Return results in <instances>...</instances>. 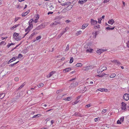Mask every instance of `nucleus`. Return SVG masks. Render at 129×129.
<instances>
[{
	"label": "nucleus",
	"instance_id": "412c9836",
	"mask_svg": "<svg viewBox=\"0 0 129 129\" xmlns=\"http://www.w3.org/2000/svg\"><path fill=\"white\" fill-rule=\"evenodd\" d=\"M43 25L42 24L40 25L37 27V28L36 29V30H40L43 27Z\"/></svg>",
	"mask_w": 129,
	"mask_h": 129
},
{
	"label": "nucleus",
	"instance_id": "20e7f679",
	"mask_svg": "<svg viewBox=\"0 0 129 129\" xmlns=\"http://www.w3.org/2000/svg\"><path fill=\"white\" fill-rule=\"evenodd\" d=\"M90 20H91L90 21L91 24L92 25H95L98 22L96 20H94L92 19H91Z\"/></svg>",
	"mask_w": 129,
	"mask_h": 129
},
{
	"label": "nucleus",
	"instance_id": "dca6fc26",
	"mask_svg": "<svg viewBox=\"0 0 129 129\" xmlns=\"http://www.w3.org/2000/svg\"><path fill=\"white\" fill-rule=\"evenodd\" d=\"M88 24L87 23H85L83 24L82 26L81 29H84L88 26Z\"/></svg>",
	"mask_w": 129,
	"mask_h": 129
},
{
	"label": "nucleus",
	"instance_id": "b1692460",
	"mask_svg": "<svg viewBox=\"0 0 129 129\" xmlns=\"http://www.w3.org/2000/svg\"><path fill=\"white\" fill-rule=\"evenodd\" d=\"M42 116V114H38L35 115L32 117L33 118H35L36 117H39Z\"/></svg>",
	"mask_w": 129,
	"mask_h": 129
},
{
	"label": "nucleus",
	"instance_id": "f257e3e1",
	"mask_svg": "<svg viewBox=\"0 0 129 129\" xmlns=\"http://www.w3.org/2000/svg\"><path fill=\"white\" fill-rule=\"evenodd\" d=\"M62 18V17L60 16H59L57 17H56L55 19V22H54L53 23H52L50 24V26L51 27H53L54 25H57V24H59L60 23V20Z\"/></svg>",
	"mask_w": 129,
	"mask_h": 129
},
{
	"label": "nucleus",
	"instance_id": "69168bd1",
	"mask_svg": "<svg viewBox=\"0 0 129 129\" xmlns=\"http://www.w3.org/2000/svg\"><path fill=\"white\" fill-rule=\"evenodd\" d=\"M78 84V83L77 82H76L74 83L75 86H77V85Z\"/></svg>",
	"mask_w": 129,
	"mask_h": 129
},
{
	"label": "nucleus",
	"instance_id": "0eeeda50",
	"mask_svg": "<svg viewBox=\"0 0 129 129\" xmlns=\"http://www.w3.org/2000/svg\"><path fill=\"white\" fill-rule=\"evenodd\" d=\"M72 7L73 6L72 5H69L66 8L64 9L63 11L65 12L69 11L72 9Z\"/></svg>",
	"mask_w": 129,
	"mask_h": 129
},
{
	"label": "nucleus",
	"instance_id": "aec40b11",
	"mask_svg": "<svg viewBox=\"0 0 129 129\" xmlns=\"http://www.w3.org/2000/svg\"><path fill=\"white\" fill-rule=\"evenodd\" d=\"M87 1V0H84L83 1H78V3L81 5H83L84 3H85Z\"/></svg>",
	"mask_w": 129,
	"mask_h": 129
},
{
	"label": "nucleus",
	"instance_id": "4be33fe9",
	"mask_svg": "<svg viewBox=\"0 0 129 129\" xmlns=\"http://www.w3.org/2000/svg\"><path fill=\"white\" fill-rule=\"evenodd\" d=\"M74 115L77 117H82V115L80 113H75L74 114Z\"/></svg>",
	"mask_w": 129,
	"mask_h": 129
},
{
	"label": "nucleus",
	"instance_id": "2f4dec72",
	"mask_svg": "<svg viewBox=\"0 0 129 129\" xmlns=\"http://www.w3.org/2000/svg\"><path fill=\"white\" fill-rule=\"evenodd\" d=\"M18 62H19V61H17L16 62H15L13 64H11L9 65V66L11 67H13L14 66L17 64Z\"/></svg>",
	"mask_w": 129,
	"mask_h": 129
},
{
	"label": "nucleus",
	"instance_id": "c9c22d12",
	"mask_svg": "<svg viewBox=\"0 0 129 129\" xmlns=\"http://www.w3.org/2000/svg\"><path fill=\"white\" fill-rule=\"evenodd\" d=\"M69 45L68 44L67 45L66 48L65 49L66 51H67L69 50Z\"/></svg>",
	"mask_w": 129,
	"mask_h": 129
},
{
	"label": "nucleus",
	"instance_id": "ea45409f",
	"mask_svg": "<svg viewBox=\"0 0 129 129\" xmlns=\"http://www.w3.org/2000/svg\"><path fill=\"white\" fill-rule=\"evenodd\" d=\"M73 57H72L70 59L69 63H71L73 62Z\"/></svg>",
	"mask_w": 129,
	"mask_h": 129
},
{
	"label": "nucleus",
	"instance_id": "9b49d317",
	"mask_svg": "<svg viewBox=\"0 0 129 129\" xmlns=\"http://www.w3.org/2000/svg\"><path fill=\"white\" fill-rule=\"evenodd\" d=\"M17 59L16 57H13L10 60H9L8 61V64H9L10 63L14 61H15L16 59Z\"/></svg>",
	"mask_w": 129,
	"mask_h": 129
},
{
	"label": "nucleus",
	"instance_id": "7c9ffc66",
	"mask_svg": "<svg viewBox=\"0 0 129 129\" xmlns=\"http://www.w3.org/2000/svg\"><path fill=\"white\" fill-rule=\"evenodd\" d=\"M25 82H24L17 89L18 90H19L21 88L25 85Z\"/></svg>",
	"mask_w": 129,
	"mask_h": 129
},
{
	"label": "nucleus",
	"instance_id": "c03bdc74",
	"mask_svg": "<svg viewBox=\"0 0 129 129\" xmlns=\"http://www.w3.org/2000/svg\"><path fill=\"white\" fill-rule=\"evenodd\" d=\"M41 38H42V37L41 36H39L36 38V40H38L39 39H41Z\"/></svg>",
	"mask_w": 129,
	"mask_h": 129
},
{
	"label": "nucleus",
	"instance_id": "13d9d810",
	"mask_svg": "<svg viewBox=\"0 0 129 129\" xmlns=\"http://www.w3.org/2000/svg\"><path fill=\"white\" fill-rule=\"evenodd\" d=\"M104 75H97V76H99V77H102L104 76Z\"/></svg>",
	"mask_w": 129,
	"mask_h": 129
},
{
	"label": "nucleus",
	"instance_id": "9d476101",
	"mask_svg": "<svg viewBox=\"0 0 129 129\" xmlns=\"http://www.w3.org/2000/svg\"><path fill=\"white\" fill-rule=\"evenodd\" d=\"M122 107L121 108V109L123 110H125L126 109V105L125 103L122 102L121 103Z\"/></svg>",
	"mask_w": 129,
	"mask_h": 129
},
{
	"label": "nucleus",
	"instance_id": "8fccbe9b",
	"mask_svg": "<svg viewBox=\"0 0 129 129\" xmlns=\"http://www.w3.org/2000/svg\"><path fill=\"white\" fill-rule=\"evenodd\" d=\"M38 19H37V18H36L34 20V22L35 23H36L37 22L38 20Z\"/></svg>",
	"mask_w": 129,
	"mask_h": 129
},
{
	"label": "nucleus",
	"instance_id": "7ed1b4c3",
	"mask_svg": "<svg viewBox=\"0 0 129 129\" xmlns=\"http://www.w3.org/2000/svg\"><path fill=\"white\" fill-rule=\"evenodd\" d=\"M28 27L25 29V31L27 32L28 31L29 32L33 28V24H29Z\"/></svg>",
	"mask_w": 129,
	"mask_h": 129
},
{
	"label": "nucleus",
	"instance_id": "ddd939ff",
	"mask_svg": "<svg viewBox=\"0 0 129 129\" xmlns=\"http://www.w3.org/2000/svg\"><path fill=\"white\" fill-rule=\"evenodd\" d=\"M115 21L114 19H111L108 21V23L111 25H112L114 23Z\"/></svg>",
	"mask_w": 129,
	"mask_h": 129
},
{
	"label": "nucleus",
	"instance_id": "58836bf2",
	"mask_svg": "<svg viewBox=\"0 0 129 129\" xmlns=\"http://www.w3.org/2000/svg\"><path fill=\"white\" fill-rule=\"evenodd\" d=\"M107 111V110L106 109H104L103 110H102V114H104Z\"/></svg>",
	"mask_w": 129,
	"mask_h": 129
},
{
	"label": "nucleus",
	"instance_id": "79ce46f5",
	"mask_svg": "<svg viewBox=\"0 0 129 129\" xmlns=\"http://www.w3.org/2000/svg\"><path fill=\"white\" fill-rule=\"evenodd\" d=\"M20 19V17H16L14 19V21H17L18 19Z\"/></svg>",
	"mask_w": 129,
	"mask_h": 129
},
{
	"label": "nucleus",
	"instance_id": "4d7b16f0",
	"mask_svg": "<svg viewBox=\"0 0 129 129\" xmlns=\"http://www.w3.org/2000/svg\"><path fill=\"white\" fill-rule=\"evenodd\" d=\"M98 118H95L94 119V120L96 122V121H97L98 120Z\"/></svg>",
	"mask_w": 129,
	"mask_h": 129
},
{
	"label": "nucleus",
	"instance_id": "a18cd8bd",
	"mask_svg": "<svg viewBox=\"0 0 129 129\" xmlns=\"http://www.w3.org/2000/svg\"><path fill=\"white\" fill-rule=\"evenodd\" d=\"M22 56H23L22 54H21L20 53H19L18 54V56L17 57V58H21V57H22Z\"/></svg>",
	"mask_w": 129,
	"mask_h": 129
},
{
	"label": "nucleus",
	"instance_id": "e433bc0d",
	"mask_svg": "<svg viewBox=\"0 0 129 129\" xmlns=\"http://www.w3.org/2000/svg\"><path fill=\"white\" fill-rule=\"evenodd\" d=\"M34 21V20L33 19H31L28 22L29 24H32V22H33Z\"/></svg>",
	"mask_w": 129,
	"mask_h": 129
},
{
	"label": "nucleus",
	"instance_id": "5701e85b",
	"mask_svg": "<svg viewBox=\"0 0 129 129\" xmlns=\"http://www.w3.org/2000/svg\"><path fill=\"white\" fill-rule=\"evenodd\" d=\"M82 33V31H77L75 35L76 36H78L80 35Z\"/></svg>",
	"mask_w": 129,
	"mask_h": 129
},
{
	"label": "nucleus",
	"instance_id": "39448f33",
	"mask_svg": "<svg viewBox=\"0 0 129 129\" xmlns=\"http://www.w3.org/2000/svg\"><path fill=\"white\" fill-rule=\"evenodd\" d=\"M89 46V45H86L85 46V48H87V49L86 50V52L87 53H91L92 52L93 49L92 48H89L88 47H86V46Z\"/></svg>",
	"mask_w": 129,
	"mask_h": 129
},
{
	"label": "nucleus",
	"instance_id": "c85d7f7f",
	"mask_svg": "<svg viewBox=\"0 0 129 129\" xmlns=\"http://www.w3.org/2000/svg\"><path fill=\"white\" fill-rule=\"evenodd\" d=\"M44 86V84L42 83H40L37 85V86L39 88L43 87Z\"/></svg>",
	"mask_w": 129,
	"mask_h": 129
},
{
	"label": "nucleus",
	"instance_id": "1a4fd4ad",
	"mask_svg": "<svg viewBox=\"0 0 129 129\" xmlns=\"http://www.w3.org/2000/svg\"><path fill=\"white\" fill-rule=\"evenodd\" d=\"M56 73V72L55 71H52L51 72H50L49 74L47 75L46 77L48 78H50L51 77L53 74Z\"/></svg>",
	"mask_w": 129,
	"mask_h": 129
},
{
	"label": "nucleus",
	"instance_id": "6ab92c4d",
	"mask_svg": "<svg viewBox=\"0 0 129 129\" xmlns=\"http://www.w3.org/2000/svg\"><path fill=\"white\" fill-rule=\"evenodd\" d=\"M29 12V10H28L26 12L23 13L22 14V17H24L27 15Z\"/></svg>",
	"mask_w": 129,
	"mask_h": 129
},
{
	"label": "nucleus",
	"instance_id": "f704fd0d",
	"mask_svg": "<svg viewBox=\"0 0 129 129\" xmlns=\"http://www.w3.org/2000/svg\"><path fill=\"white\" fill-rule=\"evenodd\" d=\"M98 23L100 24L101 23V21L102 20V19L101 18H98Z\"/></svg>",
	"mask_w": 129,
	"mask_h": 129
},
{
	"label": "nucleus",
	"instance_id": "de8ad7c7",
	"mask_svg": "<svg viewBox=\"0 0 129 129\" xmlns=\"http://www.w3.org/2000/svg\"><path fill=\"white\" fill-rule=\"evenodd\" d=\"M91 106V105L90 104H89L87 105L86 106H85V107L87 108H88L90 107Z\"/></svg>",
	"mask_w": 129,
	"mask_h": 129
},
{
	"label": "nucleus",
	"instance_id": "0e129e2a",
	"mask_svg": "<svg viewBox=\"0 0 129 129\" xmlns=\"http://www.w3.org/2000/svg\"><path fill=\"white\" fill-rule=\"evenodd\" d=\"M122 3L123 4L124 6H125V3L124 1H122Z\"/></svg>",
	"mask_w": 129,
	"mask_h": 129
},
{
	"label": "nucleus",
	"instance_id": "72a5a7b5",
	"mask_svg": "<svg viewBox=\"0 0 129 129\" xmlns=\"http://www.w3.org/2000/svg\"><path fill=\"white\" fill-rule=\"evenodd\" d=\"M14 80L16 82H18L19 80V78L18 77H16L14 78Z\"/></svg>",
	"mask_w": 129,
	"mask_h": 129
},
{
	"label": "nucleus",
	"instance_id": "2eb2a0df",
	"mask_svg": "<svg viewBox=\"0 0 129 129\" xmlns=\"http://www.w3.org/2000/svg\"><path fill=\"white\" fill-rule=\"evenodd\" d=\"M71 70V69L70 68H69L63 70V72L64 73L70 71Z\"/></svg>",
	"mask_w": 129,
	"mask_h": 129
},
{
	"label": "nucleus",
	"instance_id": "49530a36",
	"mask_svg": "<svg viewBox=\"0 0 129 129\" xmlns=\"http://www.w3.org/2000/svg\"><path fill=\"white\" fill-rule=\"evenodd\" d=\"M110 1V0H104L103 2V3H107L109 2Z\"/></svg>",
	"mask_w": 129,
	"mask_h": 129
},
{
	"label": "nucleus",
	"instance_id": "052dcab7",
	"mask_svg": "<svg viewBox=\"0 0 129 129\" xmlns=\"http://www.w3.org/2000/svg\"><path fill=\"white\" fill-rule=\"evenodd\" d=\"M79 102V101H76L74 102V104H76L77 103Z\"/></svg>",
	"mask_w": 129,
	"mask_h": 129
},
{
	"label": "nucleus",
	"instance_id": "f03ea898",
	"mask_svg": "<svg viewBox=\"0 0 129 129\" xmlns=\"http://www.w3.org/2000/svg\"><path fill=\"white\" fill-rule=\"evenodd\" d=\"M107 69L106 67V66L104 64L102 65L99 68V70L101 72H102L103 71L106 70Z\"/></svg>",
	"mask_w": 129,
	"mask_h": 129
},
{
	"label": "nucleus",
	"instance_id": "393cba45",
	"mask_svg": "<svg viewBox=\"0 0 129 129\" xmlns=\"http://www.w3.org/2000/svg\"><path fill=\"white\" fill-rule=\"evenodd\" d=\"M71 4V3L70 2H65L63 3L62 4V6H65L66 5H69Z\"/></svg>",
	"mask_w": 129,
	"mask_h": 129
},
{
	"label": "nucleus",
	"instance_id": "cd10ccee",
	"mask_svg": "<svg viewBox=\"0 0 129 129\" xmlns=\"http://www.w3.org/2000/svg\"><path fill=\"white\" fill-rule=\"evenodd\" d=\"M83 66V64L81 63H78L75 66L76 67H82Z\"/></svg>",
	"mask_w": 129,
	"mask_h": 129
},
{
	"label": "nucleus",
	"instance_id": "864d4df0",
	"mask_svg": "<svg viewBox=\"0 0 129 129\" xmlns=\"http://www.w3.org/2000/svg\"><path fill=\"white\" fill-rule=\"evenodd\" d=\"M0 43H1V45L2 44H6V43H5V42L4 41H2Z\"/></svg>",
	"mask_w": 129,
	"mask_h": 129
},
{
	"label": "nucleus",
	"instance_id": "4468645a",
	"mask_svg": "<svg viewBox=\"0 0 129 129\" xmlns=\"http://www.w3.org/2000/svg\"><path fill=\"white\" fill-rule=\"evenodd\" d=\"M111 61L112 62L115 63H116L118 65H120L121 64L120 62H119V60H116V59H114L113 60H111Z\"/></svg>",
	"mask_w": 129,
	"mask_h": 129
},
{
	"label": "nucleus",
	"instance_id": "6e6552de",
	"mask_svg": "<svg viewBox=\"0 0 129 129\" xmlns=\"http://www.w3.org/2000/svg\"><path fill=\"white\" fill-rule=\"evenodd\" d=\"M123 97L124 100L128 101L129 99V94L125 93L124 94Z\"/></svg>",
	"mask_w": 129,
	"mask_h": 129
},
{
	"label": "nucleus",
	"instance_id": "bb28decb",
	"mask_svg": "<svg viewBox=\"0 0 129 129\" xmlns=\"http://www.w3.org/2000/svg\"><path fill=\"white\" fill-rule=\"evenodd\" d=\"M116 74L115 73L111 74L110 77L111 78H113L115 77Z\"/></svg>",
	"mask_w": 129,
	"mask_h": 129
},
{
	"label": "nucleus",
	"instance_id": "37998d69",
	"mask_svg": "<svg viewBox=\"0 0 129 129\" xmlns=\"http://www.w3.org/2000/svg\"><path fill=\"white\" fill-rule=\"evenodd\" d=\"M103 88H100L98 89H97L96 91H97L98 90L100 91L101 92H103Z\"/></svg>",
	"mask_w": 129,
	"mask_h": 129
},
{
	"label": "nucleus",
	"instance_id": "6e6d98bb",
	"mask_svg": "<svg viewBox=\"0 0 129 129\" xmlns=\"http://www.w3.org/2000/svg\"><path fill=\"white\" fill-rule=\"evenodd\" d=\"M63 34V33H62V32H61V33H60V35L59 36H58V38H59Z\"/></svg>",
	"mask_w": 129,
	"mask_h": 129
},
{
	"label": "nucleus",
	"instance_id": "4c0bfd02",
	"mask_svg": "<svg viewBox=\"0 0 129 129\" xmlns=\"http://www.w3.org/2000/svg\"><path fill=\"white\" fill-rule=\"evenodd\" d=\"M64 100H66V101H70V97H68L67 98H65L63 99Z\"/></svg>",
	"mask_w": 129,
	"mask_h": 129
},
{
	"label": "nucleus",
	"instance_id": "f8f14e48",
	"mask_svg": "<svg viewBox=\"0 0 129 129\" xmlns=\"http://www.w3.org/2000/svg\"><path fill=\"white\" fill-rule=\"evenodd\" d=\"M19 35V34H18L16 33H14L13 36L15 40H19V39L18 37Z\"/></svg>",
	"mask_w": 129,
	"mask_h": 129
},
{
	"label": "nucleus",
	"instance_id": "a19ab883",
	"mask_svg": "<svg viewBox=\"0 0 129 129\" xmlns=\"http://www.w3.org/2000/svg\"><path fill=\"white\" fill-rule=\"evenodd\" d=\"M62 91V90L61 89H60L59 90H58L56 92V93L57 94H58L59 93H60Z\"/></svg>",
	"mask_w": 129,
	"mask_h": 129
},
{
	"label": "nucleus",
	"instance_id": "473e14b6",
	"mask_svg": "<svg viewBox=\"0 0 129 129\" xmlns=\"http://www.w3.org/2000/svg\"><path fill=\"white\" fill-rule=\"evenodd\" d=\"M115 27H114L112 28H110V27H108L106 28V29L108 30H113L114 29Z\"/></svg>",
	"mask_w": 129,
	"mask_h": 129
},
{
	"label": "nucleus",
	"instance_id": "338daca9",
	"mask_svg": "<svg viewBox=\"0 0 129 129\" xmlns=\"http://www.w3.org/2000/svg\"><path fill=\"white\" fill-rule=\"evenodd\" d=\"M11 46V45H10V44L9 43L7 45V46L8 47V48H9V47H10Z\"/></svg>",
	"mask_w": 129,
	"mask_h": 129
},
{
	"label": "nucleus",
	"instance_id": "c756f323",
	"mask_svg": "<svg viewBox=\"0 0 129 129\" xmlns=\"http://www.w3.org/2000/svg\"><path fill=\"white\" fill-rule=\"evenodd\" d=\"M5 96V94L3 93L2 94H0V98L2 99Z\"/></svg>",
	"mask_w": 129,
	"mask_h": 129
},
{
	"label": "nucleus",
	"instance_id": "680f3d73",
	"mask_svg": "<svg viewBox=\"0 0 129 129\" xmlns=\"http://www.w3.org/2000/svg\"><path fill=\"white\" fill-rule=\"evenodd\" d=\"M127 47H129V41H128L127 42Z\"/></svg>",
	"mask_w": 129,
	"mask_h": 129
},
{
	"label": "nucleus",
	"instance_id": "bf43d9fd",
	"mask_svg": "<svg viewBox=\"0 0 129 129\" xmlns=\"http://www.w3.org/2000/svg\"><path fill=\"white\" fill-rule=\"evenodd\" d=\"M100 53H102L105 50L103 49H100Z\"/></svg>",
	"mask_w": 129,
	"mask_h": 129
},
{
	"label": "nucleus",
	"instance_id": "774afa93",
	"mask_svg": "<svg viewBox=\"0 0 129 129\" xmlns=\"http://www.w3.org/2000/svg\"><path fill=\"white\" fill-rule=\"evenodd\" d=\"M81 97V95H80V96H78L77 97V100H78V99H80V98Z\"/></svg>",
	"mask_w": 129,
	"mask_h": 129
},
{
	"label": "nucleus",
	"instance_id": "423d86ee",
	"mask_svg": "<svg viewBox=\"0 0 129 129\" xmlns=\"http://www.w3.org/2000/svg\"><path fill=\"white\" fill-rule=\"evenodd\" d=\"M124 117H122L117 121V123L118 124H121L122 122H123L124 121Z\"/></svg>",
	"mask_w": 129,
	"mask_h": 129
},
{
	"label": "nucleus",
	"instance_id": "e2e57ef3",
	"mask_svg": "<svg viewBox=\"0 0 129 129\" xmlns=\"http://www.w3.org/2000/svg\"><path fill=\"white\" fill-rule=\"evenodd\" d=\"M53 12H49L48 13V14H53Z\"/></svg>",
	"mask_w": 129,
	"mask_h": 129
},
{
	"label": "nucleus",
	"instance_id": "a211bd4d",
	"mask_svg": "<svg viewBox=\"0 0 129 129\" xmlns=\"http://www.w3.org/2000/svg\"><path fill=\"white\" fill-rule=\"evenodd\" d=\"M20 25L19 24L15 25L13 26V27L10 28V29L12 30H13L16 28L18 27Z\"/></svg>",
	"mask_w": 129,
	"mask_h": 129
},
{
	"label": "nucleus",
	"instance_id": "a878e982",
	"mask_svg": "<svg viewBox=\"0 0 129 129\" xmlns=\"http://www.w3.org/2000/svg\"><path fill=\"white\" fill-rule=\"evenodd\" d=\"M37 34V33L36 32H34L32 33L30 36L29 37V39H31L33 37L35 34Z\"/></svg>",
	"mask_w": 129,
	"mask_h": 129
},
{
	"label": "nucleus",
	"instance_id": "3c124183",
	"mask_svg": "<svg viewBox=\"0 0 129 129\" xmlns=\"http://www.w3.org/2000/svg\"><path fill=\"white\" fill-rule=\"evenodd\" d=\"M96 52L97 53L99 54L100 53V49H99V50H97L96 51Z\"/></svg>",
	"mask_w": 129,
	"mask_h": 129
},
{
	"label": "nucleus",
	"instance_id": "603ef678",
	"mask_svg": "<svg viewBox=\"0 0 129 129\" xmlns=\"http://www.w3.org/2000/svg\"><path fill=\"white\" fill-rule=\"evenodd\" d=\"M103 91L107 92L108 91V89H107L103 88Z\"/></svg>",
	"mask_w": 129,
	"mask_h": 129
},
{
	"label": "nucleus",
	"instance_id": "09e8293b",
	"mask_svg": "<svg viewBox=\"0 0 129 129\" xmlns=\"http://www.w3.org/2000/svg\"><path fill=\"white\" fill-rule=\"evenodd\" d=\"M39 17H40L39 15L38 14H37L36 15V18H37L38 19H39Z\"/></svg>",
	"mask_w": 129,
	"mask_h": 129
},
{
	"label": "nucleus",
	"instance_id": "f3484780",
	"mask_svg": "<svg viewBox=\"0 0 129 129\" xmlns=\"http://www.w3.org/2000/svg\"><path fill=\"white\" fill-rule=\"evenodd\" d=\"M82 69L84 71H88L90 69V66H87L86 67H84Z\"/></svg>",
	"mask_w": 129,
	"mask_h": 129
},
{
	"label": "nucleus",
	"instance_id": "5fc2aeb1",
	"mask_svg": "<svg viewBox=\"0 0 129 129\" xmlns=\"http://www.w3.org/2000/svg\"><path fill=\"white\" fill-rule=\"evenodd\" d=\"M88 83L90 84H92L93 83V82L92 81H89Z\"/></svg>",
	"mask_w": 129,
	"mask_h": 129
}]
</instances>
